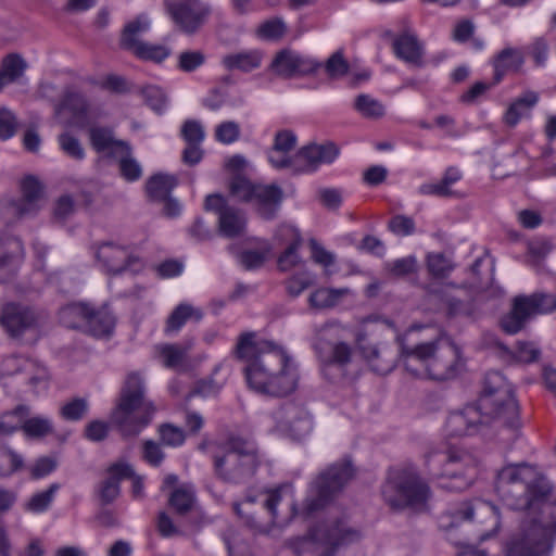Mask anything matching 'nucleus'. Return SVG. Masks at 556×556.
<instances>
[{"label": "nucleus", "instance_id": "1", "mask_svg": "<svg viewBox=\"0 0 556 556\" xmlns=\"http://www.w3.org/2000/svg\"><path fill=\"white\" fill-rule=\"evenodd\" d=\"M427 329L425 326H412L397 337L399 355L387 346L369 342L365 331L357 332L355 342L372 370L380 375L390 372L400 358L405 369L416 377L427 375L434 380L454 378L462 366L459 349L441 334H435L429 341L422 340L424 337L415 338L417 332Z\"/></svg>", "mask_w": 556, "mask_h": 556}, {"label": "nucleus", "instance_id": "2", "mask_svg": "<svg viewBox=\"0 0 556 556\" xmlns=\"http://www.w3.org/2000/svg\"><path fill=\"white\" fill-rule=\"evenodd\" d=\"M233 353L245 363V379L254 391L285 396L295 390L299 380L296 366L277 343L257 340L255 332H244L238 338Z\"/></svg>", "mask_w": 556, "mask_h": 556}, {"label": "nucleus", "instance_id": "3", "mask_svg": "<svg viewBox=\"0 0 556 556\" xmlns=\"http://www.w3.org/2000/svg\"><path fill=\"white\" fill-rule=\"evenodd\" d=\"M497 424L510 429L520 427L519 406L511 387L498 371H489L483 381L481 395L476 405L450 414L446 430L450 435H470L481 425Z\"/></svg>", "mask_w": 556, "mask_h": 556}, {"label": "nucleus", "instance_id": "4", "mask_svg": "<svg viewBox=\"0 0 556 556\" xmlns=\"http://www.w3.org/2000/svg\"><path fill=\"white\" fill-rule=\"evenodd\" d=\"M495 489L502 501L511 509H530L544 502L552 486L532 465H509L498 471Z\"/></svg>", "mask_w": 556, "mask_h": 556}, {"label": "nucleus", "instance_id": "5", "mask_svg": "<svg viewBox=\"0 0 556 556\" xmlns=\"http://www.w3.org/2000/svg\"><path fill=\"white\" fill-rule=\"evenodd\" d=\"M146 391L144 378L139 371L126 375L111 413L112 425L124 438L137 437L153 418L155 407Z\"/></svg>", "mask_w": 556, "mask_h": 556}, {"label": "nucleus", "instance_id": "6", "mask_svg": "<svg viewBox=\"0 0 556 556\" xmlns=\"http://www.w3.org/2000/svg\"><path fill=\"white\" fill-rule=\"evenodd\" d=\"M341 331L338 325H325L318 330L314 343L324 377L334 383L350 380L355 374L354 349L341 339Z\"/></svg>", "mask_w": 556, "mask_h": 556}, {"label": "nucleus", "instance_id": "7", "mask_svg": "<svg viewBox=\"0 0 556 556\" xmlns=\"http://www.w3.org/2000/svg\"><path fill=\"white\" fill-rule=\"evenodd\" d=\"M381 495L393 510L421 509L431 497V489L416 468L397 467L388 471Z\"/></svg>", "mask_w": 556, "mask_h": 556}, {"label": "nucleus", "instance_id": "8", "mask_svg": "<svg viewBox=\"0 0 556 556\" xmlns=\"http://www.w3.org/2000/svg\"><path fill=\"white\" fill-rule=\"evenodd\" d=\"M362 533L344 519H328L316 523L307 534L296 538L292 546L298 554L334 556L340 547L358 542Z\"/></svg>", "mask_w": 556, "mask_h": 556}, {"label": "nucleus", "instance_id": "9", "mask_svg": "<svg viewBox=\"0 0 556 556\" xmlns=\"http://www.w3.org/2000/svg\"><path fill=\"white\" fill-rule=\"evenodd\" d=\"M429 473L442 489L464 491L475 477L477 462L469 452L451 447L445 453H434L427 459Z\"/></svg>", "mask_w": 556, "mask_h": 556}, {"label": "nucleus", "instance_id": "10", "mask_svg": "<svg viewBox=\"0 0 556 556\" xmlns=\"http://www.w3.org/2000/svg\"><path fill=\"white\" fill-rule=\"evenodd\" d=\"M258 466L260 460L254 444L239 437L228 439L223 455L214 456L215 472L227 483L249 482L256 473Z\"/></svg>", "mask_w": 556, "mask_h": 556}, {"label": "nucleus", "instance_id": "11", "mask_svg": "<svg viewBox=\"0 0 556 556\" xmlns=\"http://www.w3.org/2000/svg\"><path fill=\"white\" fill-rule=\"evenodd\" d=\"M476 516L479 518V522H490L492 525L490 531L480 535V541H485L500 531L501 517L498 508L492 503L482 500L463 502L455 508L442 514L439 519V527L443 531L448 532L463 521L473 520Z\"/></svg>", "mask_w": 556, "mask_h": 556}, {"label": "nucleus", "instance_id": "12", "mask_svg": "<svg viewBox=\"0 0 556 556\" xmlns=\"http://www.w3.org/2000/svg\"><path fill=\"white\" fill-rule=\"evenodd\" d=\"M353 475L349 463L330 466L312 483L303 511L308 516L324 508L340 492Z\"/></svg>", "mask_w": 556, "mask_h": 556}, {"label": "nucleus", "instance_id": "13", "mask_svg": "<svg viewBox=\"0 0 556 556\" xmlns=\"http://www.w3.org/2000/svg\"><path fill=\"white\" fill-rule=\"evenodd\" d=\"M555 309L556 298L553 294L517 295L513 300L510 312L501 319V327L506 333L515 334L525 328L531 317Z\"/></svg>", "mask_w": 556, "mask_h": 556}, {"label": "nucleus", "instance_id": "14", "mask_svg": "<svg viewBox=\"0 0 556 556\" xmlns=\"http://www.w3.org/2000/svg\"><path fill=\"white\" fill-rule=\"evenodd\" d=\"M549 549V530L534 519L522 521L505 543L506 556H546Z\"/></svg>", "mask_w": 556, "mask_h": 556}, {"label": "nucleus", "instance_id": "15", "mask_svg": "<svg viewBox=\"0 0 556 556\" xmlns=\"http://www.w3.org/2000/svg\"><path fill=\"white\" fill-rule=\"evenodd\" d=\"M94 256L108 275L139 273L143 261L131 245H122L112 241L102 242L94 248Z\"/></svg>", "mask_w": 556, "mask_h": 556}, {"label": "nucleus", "instance_id": "16", "mask_svg": "<svg viewBox=\"0 0 556 556\" xmlns=\"http://www.w3.org/2000/svg\"><path fill=\"white\" fill-rule=\"evenodd\" d=\"M165 8L178 29L188 35L197 33L211 14L202 0H165Z\"/></svg>", "mask_w": 556, "mask_h": 556}, {"label": "nucleus", "instance_id": "17", "mask_svg": "<svg viewBox=\"0 0 556 556\" xmlns=\"http://www.w3.org/2000/svg\"><path fill=\"white\" fill-rule=\"evenodd\" d=\"M320 67L321 63L318 61L285 48L276 52L268 68L277 77L291 79L312 75Z\"/></svg>", "mask_w": 556, "mask_h": 556}, {"label": "nucleus", "instance_id": "18", "mask_svg": "<svg viewBox=\"0 0 556 556\" xmlns=\"http://www.w3.org/2000/svg\"><path fill=\"white\" fill-rule=\"evenodd\" d=\"M339 150L333 143L309 144L291 155L288 169L293 174L315 172L321 164H329L338 156Z\"/></svg>", "mask_w": 556, "mask_h": 556}, {"label": "nucleus", "instance_id": "19", "mask_svg": "<svg viewBox=\"0 0 556 556\" xmlns=\"http://www.w3.org/2000/svg\"><path fill=\"white\" fill-rule=\"evenodd\" d=\"M277 428L279 431L300 441L311 434L314 421L311 413L304 407L287 405L276 414Z\"/></svg>", "mask_w": 556, "mask_h": 556}, {"label": "nucleus", "instance_id": "20", "mask_svg": "<svg viewBox=\"0 0 556 556\" xmlns=\"http://www.w3.org/2000/svg\"><path fill=\"white\" fill-rule=\"evenodd\" d=\"M204 206L207 211L218 214V227L223 236L233 238L243 232L247 222L244 214L240 210L227 205L222 195H207Z\"/></svg>", "mask_w": 556, "mask_h": 556}, {"label": "nucleus", "instance_id": "21", "mask_svg": "<svg viewBox=\"0 0 556 556\" xmlns=\"http://www.w3.org/2000/svg\"><path fill=\"white\" fill-rule=\"evenodd\" d=\"M393 53L405 63L416 66H424L425 48L417 35L410 29H404L392 42Z\"/></svg>", "mask_w": 556, "mask_h": 556}, {"label": "nucleus", "instance_id": "22", "mask_svg": "<svg viewBox=\"0 0 556 556\" xmlns=\"http://www.w3.org/2000/svg\"><path fill=\"white\" fill-rule=\"evenodd\" d=\"M134 469L130 465L118 462L106 470V477L99 483L98 495L103 505L114 502L121 493L119 482L132 477Z\"/></svg>", "mask_w": 556, "mask_h": 556}, {"label": "nucleus", "instance_id": "23", "mask_svg": "<svg viewBox=\"0 0 556 556\" xmlns=\"http://www.w3.org/2000/svg\"><path fill=\"white\" fill-rule=\"evenodd\" d=\"M283 198L282 189L275 185H257L251 201L264 219H273L280 208Z\"/></svg>", "mask_w": 556, "mask_h": 556}, {"label": "nucleus", "instance_id": "24", "mask_svg": "<svg viewBox=\"0 0 556 556\" xmlns=\"http://www.w3.org/2000/svg\"><path fill=\"white\" fill-rule=\"evenodd\" d=\"M23 253L22 242L12 236L0 235V282L10 280Z\"/></svg>", "mask_w": 556, "mask_h": 556}, {"label": "nucleus", "instance_id": "25", "mask_svg": "<svg viewBox=\"0 0 556 556\" xmlns=\"http://www.w3.org/2000/svg\"><path fill=\"white\" fill-rule=\"evenodd\" d=\"M1 323L11 337L17 338L33 327L35 317L26 307L8 304L2 309Z\"/></svg>", "mask_w": 556, "mask_h": 556}, {"label": "nucleus", "instance_id": "26", "mask_svg": "<svg viewBox=\"0 0 556 556\" xmlns=\"http://www.w3.org/2000/svg\"><path fill=\"white\" fill-rule=\"evenodd\" d=\"M22 198L13 203L15 213L20 217L35 214L40 207L42 188L39 181L33 177H26L21 185Z\"/></svg>", "mask_w": 556, "mask_h": 556}, {"label": "nucleus", "instance_id": "27", "mask_svg": "<svg viewBox=\"0 0 556 556\" xmlns=\"http://www.w3.org/2000/svg\"><path fill=\"white\" fill-rule=\"evenodd\" d=\"M20 372L29 374V383L36 386L46 378V370L38 368L37 364L29 358L21 355H10L3 358L0 366V374L2 376H14Z\"/></svg>", "mask_w": 556, "mask_h": 556}, {"label": "nucleus", "instance_id": "28", "mask_svg": "<svg viewBox=\"0 0 556 556\" xmlns=\"http://www.w3.org/2000/svg\"><path fill=\"white\" fill-rule=\"evenodd\" d=\"M539 94L535 91H525L507 109L504 122L509 127L516 126L519 121L530 115L531 110L538 104Z\"/></svg>", "mask_w": 556, "mask_h": 556}, {"label": "nucleus", "instance_id": "29", "mask_svg": "<svg viewBox=\"0 0 556 556\" xmlns=\"http://www.w3.org/2000/svg\"><path fill=\"white\" fill-rule=\"evenodd\" d=\"M150 28V21L147 15H139L134 21L128 22L121 36V47L125 50L134 52L142 42L141 35Z\"/></svg>", "mask_w": 556, "mask_h": 556}, {"label": "nucleus", "instance_id": "30", "mask_svg": "<svg viewBox=\"0 0 556 556\" xmlns=\"http://www.w3.org/2000/svg\"><path fill=\"white\" fill-rule=\"evenodd\" d=\"M523 64L521 52L514 48H505L493 60L494 84L502 80L509 71H518Z\"/></svg>", "mask_w": 556, "mask_h": 556}, {"label": "nucleus", "instance_id": "31", "mask_svg": "<svg viewBox=\"0 0 556 556\" xmlns=\"http://www.w3.org/2000/svg\"><path fill=\"white\" fill-rule=\"evenodd\" d=\"M115 325L114 316L106 309H94L90 307V314L88 315L85 324L86 332L97 338H102L111 334Z\"/></svg>", "mask_w": 556, "mask_h": 556}, {"label": "nucleus", "instance_id": "32", "mask_svg": "<svg viewBox=\"0 0 556 556\" xmlns=\"http://www.w3.org/2000/svg\"><path fill=\"white\" fill-rule=\"evenodd\" d=\"M192 344H160L156 346V353L160 356L162 364L169 369H180L186 359Z\"/></svg>", "mask_w": 556, "mask_h": 556}, {"label": "nucleus", "instance_id": "33", "mask_svg": "<svg viewBox=\"0 0 556 556\" xmlns=\"http://www.w3.org/2000/svg\"><path fill=\"white\" fill-rule=\"evenodd\" d=\"M263 54L257 50L227 54L223 64L229 71L251 72L261 66Z\"/></svg>", "mask_w": 556, "mask_h": 556}, {"label": "nucleus", "instance_id": "34", "mask_svg": "<svg viewBox=\"0 0 556 556\" xmlns=\"http://www.w3.org/2000/svg\"><path fill=\"white\" fill-rule=\"evenodd\" d=\"M27 68L26 61L16 53L5 55L1 61L0 90L8 84L18 80Z\"/></svg>", "mask_w": 556, "mask_h": 556}, {"label": "nucleus", "instance_id": "35", "mask_svg": "<svg viewBox=\"0 0 556 556\" xmlns=\"http://www.w3.org/2000/svg\"><path fill=\"white\" fill-rule=\"evenodd\" d=\"M178 180L174 175L156 174L149 178L146 190L150 199L154 201L166 200Z\"/></svg>", "mask_w": 556, "mask_h": 556}, {"label": "nucleus", "instance_id": "36", "mask_svg": "<svg viewBox=\"0 0 556 556\" xmlns=\"http://www.w3.org/2000/svg\"><path fill=\"white\" fill-rule=\"evenodd\" d=\"M89 314L90 306L87 303H71L60 311V320L67 328L85 330Z\"/></svg>", "mask_w": 556, "mask_h": 556}, {"label": "nucleus", "instance_id": "37", "mask_svg": "<svg viewBox=\"0 0 556 556\" xmlns=\"http://www.w3.org/2000/svg\"><path fill=\"white\" fill-rule=\"evenodd\" d=\"M202 317L203 313L201 309L194 308L190 304L181 303L168 316L165 331L167 333L178 332L188 319L193 318L195 321H199Z\"/></svg>", "mask_w": 556, "mask_h": 556}, {"label": "nucleus", "instance_id": "38", "mask_svg": "<svg viewBox=\"0 0 556 556\" xmlns=\"http://www.w3.org/2000/svg\"><path fill=\"white\" fill-rule=\"evenodd\" d=\"M350 290L348 288H319L311 293L309 305L317 309H325L336 306Z\"/></svg>", "mask_w": 556, "mask_h": 556}, {"label": "nucleus", "instance_id": "39", "mask_svg": "<svg viewBox=\"0 0 556 556\" xmlns=\"http://www.w3.org/2000/svg\"><path fill=\"white\" fill-rule=\"evenodd\" d=\"M88 109V102L85 96L78 90L68 87L63 93V98L60 103L54 108L55 115L61 114L62 111L68 110L74 116H83L86 114Z\"/></svg>", "mask_w": 556, "mask_h": 556}, {"label": "nucleus", "instance_id": "40", "mask_svg": "<svg viewBox=\"0 0 556 556\" xmlns=\"http://www.w3.org/2000/svg\"><path fill=\"white\" fill-rule=\"evenodd\" d=\"M119 152L116 157L118 160V167L121 175L127 181H136L142 175V168L136 159L131 155V149L128 144H121Z\"/></svg>", "mask_w": 556, "mask_h": 556}, {"label": "nucleus", "instance_id": "41", "mask_svg": "<svg viewBox=\"0 0 556 556\" xmlns=\"http://www.w3.org/2000/svg\"><path fill=\"white\" fill-rule=\"evenodd\" d=\"M292 236V242L287 247L283 253L278 257V266L282 271H288L301 263L299 249L302 245L301 235L293 228H285Z\"/></svg>", "mask_w": 556, "mask_h": 556}, {"label": "nucleus", "instance_id": "42", "mask_svg": "<svg viewBox=\"0 0 556 556\" xmlns=\"http://www.w3.org/2000/svg\"><path fill=\"white\" fill-rule=\"evenodd\" d=\"M89 409L90 404L86 397H73L60 406L59 415L65 421L77 422L87 417Z\"/></svg>", "mask_w": 556, "mask_h": 556}, {"label": "nucleus", "instance_id": "43", "mask_svg": "<svg viewBox=\"0 0 556 556\" xmlns=\"http://www.w3.org/2000/svg\"><path fill=\"white\" fill-rule=\"evenodd\" d=\"M90 140L92 147L98 152H109L115 156L121 151V144H127L124 141L114 140L111 130L105 128H92L90 129Z\"/></svg>", "mask_w": 556, "mask_h": 556}, {"label": "nucleus", "instance_id": "44", "mask_svg": "<svg viewBox=\"0 0 556 556\" xmlns=\"http://www.w3.org/2000/svg\"><path fill=\"white\" fill-rule=\"evenodd\" d=\"M194 500V490L190 485H181L170 493L168 503L177 514L185 515L191 510Z\"/></svg>", "mask_w": 556, "mask_h": 556}, {"label": "nucleus", "instance_id": "45", "mask_svg": "<svg viewBox=\"0 0 556 556\" xmlns=\"http://www.w3.org/2000/svg\"><path fill=\"white\" fill-rule=\"evenodd\" d=\"M28 416V408L17 406L11 412L4 413L0 417V434L9 435L24 427L25 418Z\"/></svg>", "mask_w": 556, "mask_h": 556}, {"label": "nucleus", "instance_id": "46", "mask_svg": "<svg viewBox=\"0 0 556 556\" xmlns=\"http://www.w3.org/2000/svg\"><path fill=\"white\" fill-rule=\"evenodd\" d=\"M23 467L22 455L5 445H0V478L11 477Z\"/></svg>", "mask_w": 556, "mask_h": 556}, {"label": "nucleus", "instance_id": "47", "mask_svg": "<svg viewBox=\"0 0 556 556\" xmlns=\"http://www.w3.org/2000/svg\"><path fill=\"white\" fill-rule=\"evenodd\" d=\"M131 53L143 61L162 63L170 55L172 51L164 45H154L142 41Z\"/></svg>", "mask_w": 556, "mask_h": 556}, {"label": "nucleus", "instance_id": "48", "mask_svg": "<svg viewBox=\"0 0 556 556\" xmlns=\"http://www.w3.org/2000/svg\"><path fill=\"white\" fill-rule=\"evenodd\" d=\"M23 431L26 437L31 439H40L53 433L54 428L51 419L47 417L25 418Z\"/></svg>", "mask_w": 556, "mask_h": 556}, {"label": "nucleus", "instance_id": "49", "mask_svg": "<svg viewBox=\"0 0 556 556\" xmlns=\"http://www.w3.org/2000/svg\"><path fill=\"white\" fill-rule=\"evenodd\" d=\"M426 261L428 271L435 278H445L454 269L452 260L443 253H429Z\"/></svg>", "mask_w": 556, "mask_h": 556}, {"label": "nucleus", "instance_id": "50", "mask_svg": "<svg viewBox=\"0 0 556 556\" xmlns=\"http://www.w3.org/2000/svg\"><path fill=\"white\" fill-rule=\"evenodd\" d=\"M444 303L450 317H468L473 318L477 313V307L472 301H462L454 295H446Z\"/></svg>", "mask_w": 556, "mask_h": 556}, {"label": "nucleus", "instance_id": "51", "mask_svg": "<svg viewBox=\"0 0 556 556\" xmlns=\"http://www.w3.org/2000/svg\"><path fill=\"white\" fill-rule=\"evenodd\" d=\"M60 484L52 483L46 491L34 494L26 503L25 508L33 513H42L51 505Z\"/></svg>", "mask_w": 556, "mask_h": 556}, {"label": "nucleus", "instance_id": "52", "mask_svg": "<svg viewBox=\"0 0 556 556\" xmlns=\"http://www.w3.org/2000/svg\"><path fill=\"white\" fill-rule=\"evenodd\" d=\"M355 109L367 118H379L384 115V106L368 94H359L355 99Z\"/></svg>", "mask_w": 556, "mask_h": 556}, {"label": "nucleus", "instance_id": "53", "mask_svg": "<svg viewBox=\"0 0 556 556\" xmlns=\"http://www.w3.org/2000/svg\"><path fill=\"white\" fill-rule=\"evenodd\" d=\"M324 67L330 79H339L349 73L350 64L342 51H336L327 59Z\"/></svg>", "mask_w": 556, "mask_h": 556}, {"label": "nucleus", "instance_id": "54", "mask_svg": "<svg viewBox=\"0 0 556 556\" xmlns=\"http://www.w3.org/2000/svg\"><path fill=\"white\" fill-rule=\"evenodd\" d=\"M146 103L155 112L162 113L167 106L168 99L165 91L157 86H147L141 90Z\"/></svg>", "mask_w": 556, "mask_h": 556}, {"label": "nucleus", "instance_id": "55", "mask_svg": "<svg viewBox=\"0 0 556 556\" xmlns=\"http://www.w3.org/2000/svg\"><path fill=\"white\" fill-rule=\"evenodd\" d=\"M287 25L280 17L262 23L257 28V36L266 40H278L285 36Z\"/></svg>", "mask_w": 556, "mask_h": 556}, {"label": "nucleus", "instance_id": "56", "mask_svg": "<svg viewBox=\"0 0 556 556\" xmlns=\"http://www.w3.org/2000/svg\"><path fill=\"white\" fill-rule=\"evenodd\" d=\"M314 275L309 271L295 274L286 280L287 293L292 296H299L304 290L313 286Z\"/></svg>", "mask_w": 556, "mask_h": 556}, {"label": "nucleus", "instance_id": "57", "mask_svg": "<svg viewBox=\"0 0 556 556\" xmlns=\"http://www.w3.org/2000/svg\"><path fill=\"white\" fill-rule=\"evenodd\" d=\"M256 186L242 176H236L231 179L229 188L231 194L238 200L251 202Z\"/></svg>", "mask_w": 556, "mask_h": 556}, {"label": "nucleus", "instance_id": "58", "mask_svg": "<svg viewBox=\"0 0 556 556\" xmlns=\"http://www.w3.org/2000/svg\"><path fill=\"white\" fill-rule=\"evenodd\" d=\"M386 268L394 277H404L417 270V260L412 255L397 258L387 263Z\"/></svg>", "mask_w": 556, "mask_h": 556}, {"label": "nucleus", "instance_id": "59", "mask_svg": "<svg viewBox=\"0 0 556 556\" xmlns=\"http://www.w3.org/2000/svg\"><path fill=\"white\" fill-rule=\"evenodd\" d=\"M205 62V55L199 50H187L178 55V68L182 72H193Z\"/></svg>", "mask_w": 556, "mask_h": 556}, {"label": "nucleus", "instance_id": "60", "mask_svg": "<svg viewBox=\"0 0 556 556\" xmlns=\"http://www.w3.org/2000/svg\"><path fill=\"white\" fill-rule=\"evenodd\" d=\"M240 137V126L233 121L223 122L215 129V138L224 144H230Z\"/></svg>", "mask_w": 556, "mask_h": 556}, {"label": "nucleus", "instance_id": "61", "mask_svg": "<svg viewBox=\"0 0 556 556\" xmlns=\"http://www.w3.org/2000/svg\"><path fill=\"white\" fill-rule=\"evenodd\" d=\"M59 143L62 151L73 157L75 160H81L85 156L84 148L81 147L79 140L70 135L68 132L61 134L59 136Z\"/></svg>", "mask_w": 556, "mask_h": 556}, {"label": "nucleus", "instance_id": "62", "mask_svg": "<svg viewBox=\"0 0 556 556\" xmlns=\"http://www.w3.org/2000/svg\"><path fill=\"white\" fill-rule=\"evenodd\" d=\"M159 432L162 443L167 446H179L186 439L182 429L170 424L161 425Z\"/></svg>", "mask_w": 556, "mask_h": 556}, {"label": "nucleus", "instance_id": "63", "mask_svg": "<svg viewBox=\"0 0 556 556\" xmlns=\"http://www.w3.org/2000/svg\"><path fill=\"white\" fill-rule=\"evenodd\" d=\"M181 136L188 144H201L205 132L198 121H186L181 127Z\"/></svg>", "mask_w": 556, "mask_h": 556}, {"label": "nucleus", "instance_id": "64", "mask_svg": "<svg viewBox=\"0 0 556 556\" xmlns=\"http://www.w3.org/2000/svg\"><path fill=\"white\" fill-rule=\"evenodd\" d=\"M16 117L8 109H0V139L8 140L16 132Z\"/></svg>", "mask_w": 556, "mask_h": 556}]
</instances>
